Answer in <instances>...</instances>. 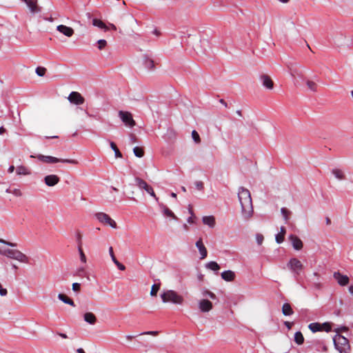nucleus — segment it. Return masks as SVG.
Masks as SVG:
<instances>
[{"instance_id":"nucleus-1","label":"nucleus","mask_w":353,"mask_h":353,"mask_svg":"<svg viewBox=\"0 0 353 353\" xmlns=\"http://www.w3.org/2000/svg\"><path fill=\"white\" fill-rule=\"evenodd\" d=\"M238 198L241 203L243 216L245 219H248L253 213L252 201L250 191L243 187L240 188Z\"/></svg>"},{"instance_id":"nucleus-2","label":"nucleus","mask_w":353,"mask_h":353,"mask_svg":"<svg viewBox=\"0 0 353 353\" xmlns=\"http://www.w3.org/2000/svg\"><path fill=\"white\" fill-rule=\"evenodd\" d=\"M333 343L335 348L339 353H350L351 347L349 341L341 334H336L333 337Z\"/></svg>"},{"instance_id":"nucleus-3","label":"nucleus","mask_w":353,"mask_h":353,"mask_svg":"<svg viewBox=\"0 0 353 353\" xmlns=\"http://www.w3.org/2000/svg\"><path fill=\"white\" fill-rule=\"evenodd\" d=\"M163 303H172L176 305H181L184 301L183 297L172 290H168L161 294Z\"/></svg>"},{"instance_id":"nucleus-4","label":"nucleus","mask_w":353,"mask_h":353,"mask_svg":"<svg viewBox=\"0 0 353 353\" xmlns=\"http://www.w3.org/2000/svg\"><path fill=\"white\" fill-rule=\"evenodd\" d=\"M0 253L12 259L17 260L21 263H28V256L17 250L6 249L0 250Z\"/></svg>"},{"instance_id":"nucleus-5","label":"nucleus","mask_w":353,"mask_h":353,"mask_svg":"<svg viewBox=\"0 0 353 353\" xmlns=\"http://www.w3.org/2000/svg\"><path fill=\"white\" fill-rule=\"evenodd\" d=\"M37 159L47 163H55L58 162L67 163L73 165H77L79 163L78 161L75 159H58L57 157H51V156H45L42 154H39L37 156Z\"/></svg>"},{"instance_id":"nucleus-6","label":"nucleus","mask_w":353,"mask_h":353,"mask_svg":"<svg viewBox=\"0 0 353 353\" xmlns=\"http://www.w3.org/2000/svg\"><path fill=\"white\" fill-rule=\"evenodd\" d=\"M95 216L97 219L99 220V221H100L101 223L105 225H108L112 228H117L116 222L113 219H112L108 214L104 212H98L96 214Z\"/></svg>"},{"instance_id":"nucleus-7","label":"nucleus","mask_w":353,"mask_h":353,"mask_svg":"<svg viewBox=\"0 0 353 353\" xmlns=\"http://www.w3.org/2000/svg\"><path fill=\"white\" fill-rule=\"evenodd\" d=\"M119 116L125 125L132 128L136 125L130 112L121 110L119 112Z\"/></svg>"},{"instance_id":"nucleus-8","label":"nucleus","mask_w":353,"mask_h":353,"mask_svg":"<svg viewBox=\"0 0 353 353\" xmlns=\"http://www.w3.org/2000/svg\"><path fill=\"white\" fill-rule=\"evenodd\" d=\"M288 267L296 274H299L303 269L302 263L296 258H292L288 263Z\"/></svg>"},{"instance_id":"nucleus-9","label":"nucleus","mask_w":353,"mask_h":353,"mask_svg":"<svg viewBox=\"0 0 353 353\" xmlns=\"http://www.w3.org/2000/svg\"><path fill=\"white\" fill-rule=\"evenodd\" d=\"M24 2L30 10V12L34 14L40 13L42 8L39 6L37 0H21Z\"/></svg>"},{"instance_id":"nucleus-10","label":"nucleus","mask_w":353,"mask_h":353,"mask_svg":"<svg viewBox=\"0 0 353 353\" xmlns=\"http://www.w3.org/2000/svg\"><path fill=\"white\" fill-rule=\"evenodd\" d=\"M135 181L137 182V186L145 190L148 194H150L152 196L154 197L157 199V196L151 186H150L144 180L140 178H136Z\"/></svg>"},{"instance_id":"nucleus-11","label":"nucleus","mask_w":353,"mask_h":353,"mask_svg":"<svg viewBox=\"0 0 353 353\" xmlns=\"http://www.w3.org/2000/svg\"><path fill=\"white\" fill-rule=\"evenodd\" d=\"M68 100L76 105H81L84 103V98L77 92H72L68 97Z\"/></svg>"},{"instance_id":"nucleus-12","label":"nucleus","mask_w":353,"mask_h":353,"mask_svg":"<svg viewBox=\"0 0 353 353\" xmlns=\"http://www.w3.org/2000/svg\"><path fill=\"white\" fill-rule=\"evenodd\" d=\"M213 307V305L211 301L208 299H203L199 302V308L202 312H208Z\"/></svg>"},{"instance_id":"nucleus-13","label":"nucleus","mask_w":353,"mask_h":353,"mask_svg":"<svg viewBox=\"0 0 353 353\" xmlns=\"http://www.w3.org/2000/svg\"><path fill=\"white\" fill-rule=\"evenodd\" d=\"M333 276L341 286H345L349 283V277L341 274L339 272H334Z\"/></svg>"},{"instance_id":"nucleus-14","label":"nucleus","mask_w":353,"mask_h":353,"mask_svg":"<svg viewBox=\"0 0 353 353\" xmlns=\"http://www.w3.org/2000/svg\"><path fill=\"white\" fill-rule=\"evenodd\" d=\"M57 30L60 33L63 34V35H65L68 37H71L74 33V30H73V28H72L71 27L65 26V25L57 26Z\"/></svg>"},{"instance_id":"nucleus-15","label":"nucleus","mask_w":353,"mask_h":353,"mask_svg":"<svg viewBox=\"0 0 353 353\" xmlns=\"http://www.w3.org/2000/svg\"><path fill=\"white\" fill-rule=\"evenodd\" d=\"M60 181V179L55 174L47 175L44 178V182L48 186H54Z\"/></svg>"},{"instance_id":"nucleus-16","label":"nucleus","mask_w":353,"mask_h":353,"mask_svg":"<svg viewBox=\"0 0 353 353\" xmlns=\"http://www.w3.org/2000/svg\"><path fill=\"white\" fill-rule=\"evenodd\" d=\"M196 248H198L199 252H200V254H201V257L200 259H204L205 258L207 257V255H208V251H207V249L205 247L203 243V241H202V239H199L196 242Z\"/></svg>"},{"instance_id":"nucleus-17","label":"nucleus","mask_w":353,"mask_h":353,"mask_svg":"<svg viewBox=\"0 0 353 353\" xmlns=\"http://www.w3.org/2000/svg\"><path fill=\"white\" fill-rule=\"evenodd\" d=\"M261 81L264 87L269 90H272L274 88V82L270 76L267 74H263L261 76Z\"/></svg>"},{"instance_id":"nucleus-18","label":"nucleus","mask_w":353,"mask_h":353,"mask_svg":"<svg viewBox=\"0 0 353 353\" xmlns=\"http://www.w3.org/2000/svg\"><path fill=\"white\" fill-rule=\"evenodd\" d=\"M290 240L295 250H300L303 248V242L298 236L295 235H290Z\"/></svg>"},{"instance_id":"nucleus-19","label":"nucleus","mask_w":353,"mask_h":353,"mask_svg":"<svg viewBox=\"0 0 353 353\" xmlns=\"http://www.w3.org/2000/svg\"><path fill=\"white\" fill-rule=\"evenodd\" d=\"M221 278L226 281H232L235 279V274L231 270H226L221 273Z\"/></svg>"},{"instance_id":"nucleus-20","label":"nucleus","mask_w":353,"mask_h":353,"mask_svg":"<svg viewBox=\"0 0 353 353\" xmlns=\"http://www.w3.org/2000/svg\"><path fill=\"white\" fill-rule=\"evenodd\" d=\"M143 65L144 66L150 70H154L155 68V65H154V61L150 59V57H148L147 55H145L143 57Z\"/></svg>"},{"instance_id":"nucleus-21","label":"nucleus","mask_w":353,"mask_h":353,"mask_svg":"<svg viewBox=\"0 0 353 353\" xmlns=\"http://www.w3.org/2000/svg\"><path fill=\"white\" fill-rule=\"evenodd\" d=\"M58 299L66 304L75 307L74 301L64 294H59Z\"/></svg>"},{"instance_id":"nucleus-22","label":"nucleus","mask_w":353,"mask_h":353,"mask_svg":"<svg viewBox=\"0 0 353 353\" xmlns=\"http://www.w3.org/2000/svg\"><path fill=\"white\" fill-rule=\"evenodd\" d=\"M203 223L210 228H214L215 225V219L213 216H205L203 217Z\"/></svg>"},{"instance_id":"nucleus-23","label":"nucleus","mask_w":353,"mask_h":353,"mask_svg":"<svg viewBox=\"0 0 353 353\" xmlns=\"http://www.w3.org/2000/svg\"><path fill=\"white\" fill-rule=\"evenodd\" d=\"M84 320L90 324H94L97 321L95 315L92 312H86L84 314Z\"/></svg>"},{"instance_id":"nucleus-24","label":"nucleus","mask_w":353,"mask_h":353,"mask_svg":"<svg viewBox=\"0 0 353 353\" xmlns=\"http://www.w3.org/2000/svg\"><path fill=\"white\" fill-rule=\"evenodd\" d=\"M161 208L162 209V212L163 214L168 217H172L174 219H177L178 218L175 216V214L173 213V212L170 210L168 207H166L164 205H161Z\"/></svg>"},{"instance_id":"nucleus-25","label":"nucleus","mask_w":353,"mask_h":353,"mask_svg":"<svg viewBox=\"0 0 353 353\" xmlns=\"http://www.w3.org/2000/svg\"><path fill=\"white\" fill-rule=\"evenodd\" d=\"M282 312L285 316H290L293 314V310L289 303H284L282 307Z\"/></svg>"},{"instance_id":"nucleus-26","label":"nucleus","mask_w":353,"mask_h":353,"mask_svg":"<svg viewBox=\"0 0 353 353\" xmlns=\"http://www.w3.org/2000/svg\"><path fill=\"white\" fill-rule=\"evenodd\" d=\"M17 174L18 175H29L31 172L26 166L20 165L17 168Z\"/></svg>"},{"instance_id":"nucleus-27","label":"nucleus","mask_w":353,"mask_h":353,"mask_svg":"<svg viewBox=\"0 0 353 353\" xmlns=\"http://www.w3.org/2000/svg\"><path fill=\"white\" fill-rule=\"evenodd\" d=\"M285 232L286 230L285 227H281V232L276 236V241L278 243H281L284 241Z\"/></svg>"},{"instance_id":"nucleus-28","label":"nucleus","mask_w":353,"mask_h":353,"mask_svg":"<svg viewBox=\"0 0 353 353\" xmlns=\"http://www.w3.org/2000/svg\"><path fill=\"white\" fill-rule=\"evenodd\" d=\"M92 24L93 26L104 29L105 30L108 29V26L101 20L98 19H94L92 20Z\"/></svg>"},{"instance_id":"nucleus-29","label":"nucleus","mask_w":353,"mask_h":353,"mask_svg":"<svg viewBox=\"0 0 353 353\" xmlns=\"http://www.w3.org/2000/svg\"><path fill=\"white\" fill-rule=\"evenodd\" d=\"M308 327L312 332L321 331V326L320 323H312L309 324Z\"/></svg>"},{"instance_id":"nucleus-30","label":"nucleus","mask_w":353,"mask_h":353,"mask_svg":"<svg viewBox=\"0 0 353 353\" xmlns=\"http://www.w3.org/2000/svg\"><path fill=\"white\" fill-rule=\"evenodd\" d=\"M294 341L298 345H301L304 342V337L301 332H296L294 334Z\"/></svg>"},{"instance_id":"nucleus-31","label":"nucleus","mask_w":353,"mask_h":353,"mask_svg":"<svg viewBox=\"0 0 353 353\" xmlns=\"http://www.w3.org/2000/svg\"><path fill=\"white\" fill-rule=\"evenodd\" d=\"M201 294H202L203 296H204V297L208 296L212 300L216 299V294L207 289H203L201 292Z\"/></svg>"},{"instance_id":"nucleus-32","label":"nucleus","mask_w":353,"mask_h":353,"mask_svg":"<svg viewBox=\"0 0 353 353\" xmlns=\"http://www.w3.org/2000/svg\"><path fill=\"white\" fill-rule=\"evenodd\" d=\"M332 174L339 180H343L345 179V175L343 171L339 169H334L332 170Z\"/></svg>"},{"instance_id":"nucleus-33","label":"nucleus","mask_w":353,"mask_h":353,"mask_svg":"<svg viewBox=\"0 0 353 353\" xmlns=\"http://www.w3.org/2000/svg\"><path fill=\"white\" fill-rule=\"evenodd\" d=\"M110 147L114 150L116 158H121L122 154L114 142H110Z\"/></svg>"},{"instance_id":"nucleus-34","label":"nucleus","mask_w":353,"mask_h":353,"mask_svg":"<svg viewBox=\"0 0 353 353\" xmlns=\"http://www.w3.org/2000/svg\"><path fill=\"white\" fill-rule=\"evenodd\" d=\"M206 267L212 270L217 271L220 269L219 265L215 261H210L207 265Z\"/></svg>"},{"instance_id":"nucleus-35","label":"nucleus","mask_w":353,"mask_h":353,"mask_svg":"<svg viewBox=\"0 0 353 353\" xmlns=\"http://www.w3.org/2000/svg\"><path fill=\"white\" fill-rule=\"evenodd\" d=\"M306 84H307L308 89H310V90H312L313 92H316L317 90L318 86H317V84L314 81H310V80H307Z\"/></svg>"},{"instance_id":"nucleus-36","label":"nucleus","mask_w":353,"mask_h":353,"mask_svg":"<svg viewBox=\"0 0 353 353\" xmlns=\"http://www.w3.org/2000/svg\"><path fill=\"white\" fill-rule=\"evenodd\" d=\"M161 284H154L152 285L151 290H150V295L152 296H155L157 294L158 291L160 289Z\"/></svg>"},{"instance_id":"nucleus-37","label":"nucleus","mask_w":353,"mask_h":353,"mask_svg":"<svg viewBox=\"0 0 353 353\" xmlns=\"http://www.w3.org/2000/svg\"><path fill=\"white\" fill-rule=\"evenodd\" d=\"M134 154L137 157H142L144 155V150L142 148L140 147H135L133 149Z\"/></svg>"},{"instance_id":"nucleus-38","label":"nucleus","mask_w":353,"mask_h":353,"mask_svg":"<svg viewBox=\"0 0 353 353\" xmlns=\"http://www.w3.org/2000/svg\"><path fill=\"white\" fill-rule=\"evenodd\" d=\"M321 331H325V332H328L332 330V324L328 322H326L324 323H321Z\"/></svg>"},{"instance_id":"nucleus-39","label":"nucleus","mask_w":353,"mask_h":353,"mask_svg":"<svg viewBox=\"0 0 353 353\" xmlns=\"http://www.w3.org/2000/svg\"><path fill=\"white\" fill-rule=\"evenodd\" d=\"M192 137L196 143H201V138L199 133L196 130L192 132Z\"/></svg>"},{"instance_id":"nucleus-40","label":"nucleus","mask_w":353,"mask_h":353,"mask_svg":"<svg viewBox=\"0 0 353 353\" xmlns=\"http://www.w3.org/2000/svg\"><path fill=\"white\" fill-rule=\"evenodd\" d=\"M46 68L43 67H37L36 68V73L39 77H43L46 72Z\"/></svg>"},{"instance_id":"nucleus-41","label":"nucleus","mask_w":353,"mask_h":353,"mask_svg":"<svg viewBox=\"0 0 353 353\" xmlns=\"http://www.w3.org/2000/svg\"><path fill=\"white\" fill-rule=\"evenodd\" d=\"M78 251H79V255H80V259H81V261L82 263H86L87 260H86V256L83 252V248H78Z\"/></svg>"},{"instance_id":"nucleus-42","label":"nucleus","mask_w":353,"mask_h":353,"mask_svg":"<svg viewBox=\"0 0 353 353\" xmlns=\"http://www.w3.org/2000/svg\"><path fill=\"white\" fill-rule=\"evenodd\" d=\"M98 43V48L101 50L105 48V47L107 46V41L105 39H100L97 42Z\"/></svg>"},{"instance_id":"nucleus-43","label":"nucleus","mask_w":353,"mask_h":353,"mask_svg":"<svg viewBox=\"0 0 353 353\" xmlns=\"http://www.w3.org/2000/svg\"><path fill=\"white\" fill-rule=\"evenodd\" d=\"M11 194L14 195L15 196H22V192L19 188H12L11 190Z\"/></svg>"},{"instance_id":"nucleus-44","label":"nucleus","mask_w":353,"mask_h":353,"mask_svg":"<svg viewBox=\"0 0 353 353\" xmlns=\"http://www.w3.org/2000/svg\"><path fill=\"white\" fill-rule=\"evenodd\" d=\"M112 261L114 262V263L117 266V268L120 270H125V267L124 265H123L122 263H121L120 262L118 261V260L117 259H114V260H112Z\"/></svg>"},{"instance_id":"nucleus-45","label":"nucleus","mask_w":353,"mask_h":353,"mask_svg":"<svg viewBox=\"0 0 353 353\" xmlns=\"http://www.w3.org/2000/svg\"><path fill=\"white\" fill-rule=\"evenodd\" d=\"M281 213L283 215V217L285 219V221H287L289 219L288 216L290 213V211L288 209L283 208H281Z\"/></svg>"},{"instance_id":"nucleus-46","label":"nucleus","mask_w":353,"mask_h":353,"mask_svg":"<svg viewBox=\"0 0 353 353\" xmlns=\"http://www.w3.org/2000/svg\"><path fill=\"white\" fill-rule=\"evenodd\" d=\"M77 241L78 243V248H82V235L80 232L77 234Z\"/></svg>"},{"instance_id":"nucleus-47","label":"nucleus","mask_w":353,"mask_h":353,"mask_svg":"<svg viewBox=\"0 0 353 353\" xmlns=\"http://www.w3.org/2000/svg\"><path fill=\"white\" fill-rule=\"evenodd\" d=\"M264 237L262 234H258L256 236V242L259 245H261L263 241Z\"/></svg>"},{"instance_id":"nucleus-48","label":"nucleus","mask_w":353,"mask_h":353,"mask_svg":"<svg viewBox=\"0 0 353 353\" xmlns=\"http://www.w3.org/2000/svg\"><path fill=\"white\" fill-rule=\"evenodd\" d=\"M81 290V285L79 283H74L72 284V290L79 292Z\"/></svg>"},{"instance_id":"nucleus-49","label":"nucleus","mask_w":353,"mask_h":353,"mask_svg":"<svg viewBox=\"0 0 353 353\" xmlns=\"http://www.w3.org/2000/svg\"><path fill=\"white\" fill-rule=\"evenodd\" d=\"M291 74L292 77H296V76L301 77L302 73L299 72L296 69L291 70Z\"/></svg>"},{"instance_id":"nucleus-50","label":"nucleus","mask_w":353,"mask_h":353,"mask_svg":"<svg viewBox=\"0 0 353 353\" xmlns=\"http://www.w3.org/2000/svg\"><path fill=\"white\" fill-rule=\"evenodd\" d=\"M152 335V336H157L159 334V332L157 331H148L145 332L141 334V335Z\"/></svg>"},{"instance_id":"nucleus-51","label":"nucleus","mask_w":353,"mask_h":353,"mask_svg":"<svg viewBox=\"0 0 353 353\" xmlns=\"http://www.w3.org/2000/svg\"><path fill=\"white\" fill-rule=\"evenodd\" d=\"M8 294V291L6 288L2 287V285L0 283V295L2 296H6Z\"/></svg>"},{"instance_id":"nucleus-52","label":"nucleus","mask_w":353,"mask_h":353,"mask_svg":"<svg viewBox=\"0 0 353 353\" xmlns=\"http://www.w3.org/2000/svg\"><path fill=\"white\" fill-rule=\"evenodd\" d=\"M130 140L131 143H132V144H134V143H137V137H136V135H135V134H130Z\"/></svg>"},{"instance_id":"nucleus-53","label":"nucleus","mask_w":353,"mask_h":353,"mask_svg":"<svg viewBox=\"0 0 353 353\" xmlns=\"http://www.w3.org/2000/svg\"><path fill=\"white\" fill-rule=\"evenodd\" d=\"M195 185L199 190H202L203 189V183L202 181H196L195 183Z\"/></svg>"},{"instance_id":"nucleus-54","label":"nucleus","mask_w":353,"mask_h":353,"mask_svg":"<svg viewBox=\"0 0 353 353\" xmlns=\"http://www.w3.org/2000/svg\"><path fill=\"white\" fill-rule=\"evenodd\" d=\"M0 243H4V244H6L8 245H10L11 247H15L17 245L16 243H11V242H8V241H6L3 239H0Z\"/></svg>"},{"instance_id":"nucleus-55","label":"nucleus","mask_w":353,"mask_h":353,"mask_svg":"<svg viewBox=\"0 0 353 353\" xmlns=\"http://www.w3.org/2000/svg\"><path fill=\"white\" fill-rule=\"evenodd\" d=\"M109 253H110V255L111 256L112 260H114V259H116V257L114 256V252H113L112 247H110L109 248Z\"/></svg>"},{"instance_id":"nucleus-56","label":"nucleus","mask_w":353,"mask_h":353,"mask_svg":"<svg viewBox=\"0 0 353 353\" xmlns=\"http://www.w3.org/2000/svg\"><path fill=\"white\" fill-rule=\"evenodd\" d=\"M284 324L288 327V330H290L292 328L293 323H291V322H289V321H285Z\"/></svg>"},{"instance_id":"nucleus-57","label":"nucleus","mask_w":353,"mask_h":353,"mask_svg":"<svg viewBox=\"0 0 353 353\" xmlns=\"http://www.w3.org/2000/svg\"><path fill=\"white\" fill-rule=\"evenodd\" d=\"M188 222L189 223H194V215L193 216L191 215V216L188 219Z\"/></svg>"},{"instance_id":"nucleus-58","label":"nucleus","mask_w":353,"mask_h":353,"mask_svg":"<svg viewBox=\"0 0 353 353\" xmlns=\"http://www.w3.org/2000/svg\"><path fill=\"white\" fill-rule=\"evenodd\" d=\"M326 225H330L332 223L331 219L329 217L325 218Z\"/></svg>"},{"instance_id":"nucleus-59","label":"nucleus","mask_w":353,"mask_h":353,"mask_svg":"<svg viewBox=\"0 0 353 353\" xmlns=\"http://www.w3.org/2000/svg\"><path fill=\"white\" fill-rule=\"evenodd\" d=\"M219 102H220L222 105H223L225 107H226V108L228 107V104H227V103L225 101V100H224V99H220V100H219Z\"/></svg>"},{"instance_id":"nucleus-60","label":"nucleus","mask_w":353,"mask_h":353,"mask_svg":"<svg viewBox=\"0 0 353 353\" xmlns=\"http://www.w3.org/2000/svg\"><path fill=\"white\" fill-rule=\"evenodd\" d=\"M14 169H15V168H14V165L10 166L9 168H8V172H10V173L13 172Z\"/></svg>"},{"instance_id":"nucleus-61","label":"nucleus","mask_w":353,"mask_h":353,"mask_svg":"<svg viewBox=\"0 0 353 353\" xmlns=\"http://www.w3.org/2000/svg\"><path fill=\"white\" fill-rule=\"evenodd\" d=\"M77 353H85V352L83 350V348H78V349L77 350Z\"/></svg>"},{"instance_id":"nucleus-62","label":"nucleus","mask_w":353,"mask_h":353,"mask_svg":"<svg viewBox=\"0 0 353 353\" xmlns=\"http://www.w3.org/2000/svg\"><path fill=\"white\" fill-rule=\"evenodd\" d=\"M59 335L62 337L63 339H67L68 336L65 334H63V333H59Z\"/></svg>"},{"instance_id":"nucleus-63","label":"nucleus","mask_w":353,"mask_h":353,"mask_svg":"<svg viewBox=\"0 0 353 353\" xmlns=\"http://www.w3.org/2000/svg\"><path fill=\"white\" fill-rule=\"evenodd\" d=\"M6 129L3 127L0 128V134H3L6 132Z\"/></svg>"},{"instance_id":"nucleus-64","label":"nucleus","mask_w":353,"mask_h":353,"mask_svg":"<svg viewBox=\"0 0 353 353\" xmlns=\"http://www.w3.org/2000/svg\"><path fill=\"white\" fill-rule=\"evenodd\" d=\"M349 292L353 295V285L349 287Z\"/></svg>"}]
</instances>
